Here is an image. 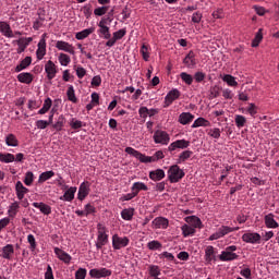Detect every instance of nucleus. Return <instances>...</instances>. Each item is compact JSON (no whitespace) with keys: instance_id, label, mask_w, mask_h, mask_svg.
<instances>
[{"instance_id":"obj_1","label":"nucleus","mask_w":279,"mask_h":279,"mask_svg":"<svg viewBox=\"0 0 279 279\" xmlns=\"http://www.w3.org/2000/svg\"><path fill=\"white\" fill-rule=\"evenodd\" d=\"M184 170L180 169V166L173 165L168 170V180L171 184H175V182H180L182 178H184Z\"/></svg>"},{"instance_id":"obj_2","label":"nucleus","mask_w":279,"mask_h":279,"mask_svg":"<svg viewBox=\"0 0 279 279\" xmlns=\"http://www.w3.org/2000/svg\"><path fill=\"white\" fill-rule=\"evenodd\" d=\"M236 245L227 246L225 251L219 255V260L222 263H228L230 260H236L239 255L236 253Z\"/></svg>"},{"instance_id":"obj_3","label":"nucleus","mask_w":279,"mask_h":279,"mask_svg":"<svg viewBox=\"0 0 279 279\" xmlns=\"http://www.w3.org/2000/svg\"><path fill=\"white\" fill-rule=\"evenodd\" d=\"M239 230V227H228V226H222L220 227L217 232L211 234L208 239V241H217L218 239H223L226 234H230V232H236Z\"/></svg>"},{"instance_id":"obj_4","label":"nucleus","mask_w":279,"mask_h":279,"mask_svg":"<svg viewBox=\"0 0 279 279\" xmlns=\"http://www.w3.org/2000/svg\"><path fill=\"white\" fill-rule=\"evenodd\" d=\"M97 241H96V247L97 250H101L106 243H108V234H106V227L101 223L97 225Z\"/></svg>"},{"instance_id":"obj_5","label":"nucleus","mask_w":279,"mask_h":279,"mask_svg":"<svg viewBox=\"0 0 279 279\" xmlns=\"http://www.w3.org/2000/svg\"><path fill=\"white\" fill-rule=\"evenodd\" d=\"M125 151L130 156H133L134 158H137V160L140 162H156V158H154V156H151V157L145 156V155L141 154L138 150H136L132 147H126Z\"/></svg>"},{"instance_id":"obj_6","label":"nucleus","mask_w":279,"mask_h":279,"mask_svg":"<svg viewBox=\"0 0 279 279\" xmlns=\"http://www.w3.org/2000/svg\"><path fill=\"white\" fill-rule=\"evenodd\" d=\"M47 34H43L41 38L37 45V50H36V56H37V60H43V58H45V56H47Z\"/></svg>"},{"instance_id":"obj_7","label":"nucleus","mask_w":279,"mask_h":279,"mask_svg":"<svg viewBox=\"0 0 279 279\" xmlns=\"http://www.w3.org/2000/svg\"><path fill=\"white\" fill-rule=\"evenodd\" d=\"M130 245V239L128 236H119V234H114L112 236V247L113 250H121L122 247H128Z\"/></svg>"},{"instance_id":"obj_8","label":"nucleus","mask_w":279,"mask_h":279,"mask_svg":"<svg viewBox=\"0 0 279 279\" xmlns=\"http://www.w3.org/2000/svg\"><path fill=\"white\" fill-rule=\"evenodd\" d=\"M89 276L90 278H96V279L108 278L109 276H112V270L107 268H100V269L94 268L89 270Z\"/></svg>"},{"instance_id":"obj_9","label":"nucleus","mask_w":279,"mask_h":279,"mask_svg":"<svg viewBox=\"0 0 279 279\" xmlns=\"http://www.w3.org/2000/svg\"><path fill=\"white\" fill-rule=\"evenodd\" d=\"M56 48L59 51H65V53H71V56H75V47H73V45L69 44L68 41L58 40L56 43Z\"/></svg>"},{"instance_id":"obj_10","label":"nucleus","mask_w":279,"mask_h":279,"mask_svg":"<svg viewBox=\"0 0 279 279\" xmlns=\"http://www.w3.org/2000/svg\"><path fill=\"white\" fill-rule=\"evenodd\" d=\"M154 141L160 145H169V134L165 131H156L154 134Z\"/></svg>"},{"instance_id":"obj_11","label":"nucleus","mask_w":279,"mask_h":279,"mask_svg":"<svg viewBox=\"0 0 279 279\" xmlns=\"http://www.w3.org/2000/svg\"><path fill=\"white\" fill-rule=\"evenodd\" d=\"M125 34H128L125 28H121L118 32H114L113 37L106 43V47H114V45H117V40H121Z\"/></svg>"},{"instance_id":"obj_12","label":"nucleus","mask_w":279,"mask_h":279,"mask_svg":"<svg viewBox=\"0 0 279 279\" xmlns=\"http://www.w3.org/2000/svg\"><path fill=\"white\" fill-rule=\"evenodd\" d=\"M191 145V142L186 140H178L171 143L168 147L169 151H175V149H186Z\"/></svg>"},{"instance_id":"obj_13","label":"nucleus","mask_w":279,"mask_h":279,"mask_svg":"<svg viewBox=\"0 0 279 279\" xmlns=\"http://www.w3.org/2000/svg\"><path fill=\"white\" fill-rule=\"evenodd\" d=\"M88 193H90V184L88 182H83L78 187L77 198L81 202H84V199L88 197Z\"/></svg>"},{"instance_id":"obj_14","label":"nucleus","mask_w":279,"mask_h":279,"mask_svg":"<svg viewBox=\"0 0 279 279\" xmlns=\"http://www.w3.org/2000/svg\"><path fill=\"white\" fill-rule=\"evenodd\" d=\"M244 243H251L252 245L260 243V235L258 233L247 232L242 235Z\"/></svg>"},{"instance_id":"obj_15","label":"nucleus","mask_w":279,"mask_h":279,"mask_svg":"<svg viewBox=\"0 0 279 279\" xmlns=\"http://www.w3.org/2000/svg\"><path fill=\"white\" fill-rule=\"evenodd\" d=\"M180 98V90L172 89L170 90L167 96L165 97V108H168V106H171L175 99Z\"/></svg>"},{"instance_id":"obj_16","label":"nucleus","mask_w":279,"mask_h":279,"mask_svg":"<svg viewBox=\"0 0 279 279\" xmlns=\"http://www.w3.org/2000/svg\"><path fill=\"white\" fill-rule=\"evenodd\" d=\"M213 260H217V252H215V246L208 245L205 248V262L210 265Z\"/></svg>"},{"instance_id":"obj_17","label":"nucleus","mask_w":279,"mask_h":279,"mask_svg":"<svg viewBox=\"0 0 279 279\" xmlns=\"http://www.w3.org/2000/svg\"><path fill=\"white\" fill-rule=\"evenodd\" d=\"M153 228L156 230H167V228H169V220L163 217H157L153 220Z\"/></svg>"},{"instance_id":"obj_18","label":"nucleus","mask_w":279,"mask_h":279,"mask_svg":"<svg viewBox=\"0 0 279 279\" xmlns=\"http://www.w3.org/2000/svg\"><path fill=\"white\" fill-rule=\"evenodd\" d=\"M45 71L47 73V78L48 80H53L56 77V74L58 73V70H56V63L53 61L49 60L45 64Z\"/></svg>"},{"instance_id":"obj_19","label":"nucleus","mask_w":279,"mask_h":279,"mask_svg":"<svg viewBox=\"0 0 279 279\" xmlns=\"http://www.w3.org/2000/svg\"><path fill=\"white\" fill-rule=\"evenodd\" d=\"M0 34L5 36V38H14V33L12 32V27L7 22L0 21Z\"/></svg>"},{"instance_id":"obj_20","label":"nucleus","mask_w":279,"mask_h":279,"mask_svg":"<svg viewBox=\"0 0 279 279\" xmlns=\"http://www.w3.org/2000/svg\"><path fill=\"white\" fill-rule=\"evenodd\" d=\"M17 81L21 84H32V82H34V74L29 72H22L17 75Z\"/></svg>"},{"instance_id":"obj_21","label":"nucleus","mask_w":279,"mask_h":279,"mask_svg":"<svg viewBox=\"0 0 279 279\" xmlns=\"http://www.w3.org/2000/svg\"><path fill=\"white\" fill-rule=\"evenodd\" d=\"M14 255V245L7 244L2 247L1 256L2 258H5L7 260H11L12 256Z\"/></svg>"},{"instance_id":"obj_22","label":"nucleus","mask_w":279,"mask_h":279,"mask_svg":"<svg viewBox=\"0 0 279 279\" xmlns=\"http://www.w3.org/2000/svg\"><path fill=\"white\" fill-rule=\"evenodd\" d=\"M194 119L195 116H193L191 112H182L179 116V123H181V125H189V123H192Z\"/></svg>"},{"instance_id":"obj_23","label":"nucleus","mask_w":279,"mask_h":279,"mask_svg":"<svg viewBox=\"0 0 279 279\" xmlns=\"http://www.w3.org/2000/svg\"><path fill=\"white\" fill-rule=\"evenodd\" d=\"M54 254H57L59 260H62L66 265H69V263H71V260H72L71 255H69L66 252H64L58 247L54 248Z\"/></svg>"},{"instance_id":"obj_24","label":"nucleus","mask_w":279,"mask_h":279,"mask_svg":"<svg viewBox=\"0 0 279 279\" xmlns=\"http://www.w3.org/2000/svg\"><path fill=\"white\" fill-rule=\"evenodd\" d=\"M149 178L154 182H160V180H163L165 178V170L157 169L149 172Z\"/></svg>"},{"instance_id":"obj_25","label":"nucleus","mask_w":279,"mask_h":279,"mask_svg":"<svg viewBox=\"0 0 279 279\" xmlns=\"http://www.w3.org/2000/svg\"><path fill=\"white\" fill-rule=\"evenodd\" d=\"M183 63L189 68V69H193V66H195V64H197V61H195V52L190 51L186 57L183 60Z\"/></svg>"},{"instance_id":"obj_26","label":"nucleus","mask_w":279,"mask_h":279,"mask_svg":"<svg viewBox=\"0 0 279 279\" xmlns=\"http://www.w3.org/2000/svg\"><path fill=\"white\" fill-rule=\"evenodd\" d=\"M95 32V27L85 28L78 33L75 34L76 40H84L85 38H88L90 34Z\"/></svg>"},{"instance_id":"obj_27","label":"nucleus","mask_w":279,"mask_h":279,"mask_svg":"<svg viewBox=\"0 0 279 279\" xmlns=\"http://www.w3.org/2000/svg\"><path fill=\"white\" fill-rule=\"evenodd\" d=\"M77 192V187H70L63 196L60 197V199H63L64 202H73L75 199V193Z\"/></svg>"},{"instance_id":"obj_28","label":"nucleus","mask_w":279,"mask_h":279,"mask_svg":"<svg viewBox=\"0 0 279 279\" xmlns=\"http://www.w3.org/2000/svg\"><path fill=\"white\" fill-rule=\"evenodd\" d=\"M15 191L17 198L23 199V197H25V193H27L28 190L23 185V182L17 181L15 184Z\"/></svg>"},{"instance_id":"obj_29","label":"nucleus","mask_w":279,"mask_h":279,"mask_svg":"<svg viewBox=\"0 0 279 279\" xmlns=\"http://www.w3.org/2000/svg\"><path fill=\"white\" fill-rule=\"evenodd\" d=\"M31 64L32 57H25V59H23L21 63L16 65L15 73H21V71H25V69H27V66H29Z\"/></svg>"},{"instance_id":"obj_30","label":"nucleus","mask_w":279,"mask_h":279,"mask_svg":"<svg viewBox=\"0 0 279 279\" xmlns=\"http://www.w3.org/2000/svg\"><path fill=\"white\" fill-rule=\"evenodd\" d=\"M265 226L267 228H272V229H276L278 228V221H276V219H274V214H268L265 216Z\"/></svg>"},{"instance_id":"obj_31","label":"nucleus","mask_w":279,"mask_h":279,"mask_svg":"<svg viewBox=\"0 0 279 279\" xmlns=\"http://www.w3.org/2000/svg\"><path fill=\"white\" fill-rule=\"evenodd\" d=\"M34 208H38L43 215H51V206L45 203H33Z\"/></svg>"},{"instance_id":"obj_32","label":"nucleus","mask_w":279,"mask_h":279,"mask_svg":"<svg viewBox=\"0 0 279 279\" xmlns=\"http://www.w3.org/2000/svg\"><path fill=\"white\" fill-rule=\"evenodd\" d=\"M51 106H53V100L51 98H46L43 105V108L38 110V114H47L49 110H51Z\"/></svg>"},{"instance_id":"obj_33","label":"nucleus","mask_w":279,"mask_h":279,"mask_svg":"<svg viewBox=\"0 0 279 279\" xmlns=\"http://www.w3.org/2000/svg\"><path fill=\"white\" fill-rule=\"evenodd\" d=\"M186 223H190L192 228H202V220L196 216H190L185 218Z\"/></svg>"},{"instance_id":"obj_34","label":"nucleus","mask_w":279,"mask_h":279,"mask_svg":"<svg viewBox=\"0 0 279 279\" xmlns=\"http://www.w3.org/2000/svg\"><path fill=\"white\" fill-rule=\"evenodd\" d=\"M19 208H21V205L19 204V202H14L9 206L8 209V215L11 219H14V217H16L17 213H19Z\"/></svg>"},{"instance_id":"obj_35","label":"nucleus","mask_w":279,"mask_h":279,"mask_svg":"<svg viewBox=\"0 0 279 279\" xmlns=\"http://www.w3.org/2000/svg\"><path fill=\"white\" fill-rule=\"evenodd\" d=\"M192 128H210V121L206 120L205 118H197L193 122Z\"/></svg>"},{"instance_id":"obj_36","label":"nucleus","mask_w":279,"mask_h":279,"mask_svg":"<svg viewBox=\"0 0 279 279\" xmlns=\"http://www.w3.org/2000/svg\"><path fill=\"white\" fill-rule=\"evenodd\" d=\"M131 191H133L134 194L138 195L141 191H148V187L143 182H135L133 183Z\"/></svg>"},{"instance_id":"obj_37","label":"nucleus","mask_w":279,"mask_h":279,"mask_svg":"<svg viewBox=\"0 0 279 279\" xmlns=\"http://www.w3.org/2000/svg\"><path fill=\"white\" fill-rule=\"evenodd\" d=\"M121 217L124 221H132L134 218V208H125L121 211Z\"/></svg>"},{"instance_id":"obj_38","label":"nucleus","mask_w":279,"mask_h":279,"mask_svg":"<svg viewBox=\"0 0 279 279\" xmlns=\"http://www.w3.org/2000/svg\"><path fill=\"white\" fill-rule=\"evenodd\" d=\"M5 144L8 147H19V140L16 138V135L9 134L5 136Z\"/></svg>"},{"instance_id":"obj_39","label":"nucleus","mask_w":279,"mask_h":279,"mask_svg":"<svg viewBox=\"0 0 279 279\" xmlns=\"http://www.w3.org/2000/svg\"><path fill=\"white\" fill-rule=\"evenodd\" d=\"M61 66H69L71 64V57L64 52H61L58 57Z\"/></svg>"},{"instance_id":"obj_40","label":"nucleus","mask_w":279,"mask_h":279,"mask_svg":"<svg viewBox=\"0 0 279 279\" xmlns=\"http://www.w3.org/2000/svg\"><path fill=\"white\" fill-rule=\"evenodd\" d=\"M222 82H226L228 86H239V82H236V78L230 74H226L222 76Z\"/></svg>"},{"instance_id":"obj_41","label":"nucleus","mask_w":279,"mask_h":279,"mask_svg":"<svg viewBox=\"0 0 279 279\" xmlns=\"http://www.w3.org/2000/svg\"><path fill=\"white\" fill-rule=\"evenodd\" d=\"M66 97L69 101H72V104H77V97L75 96V88L73 85H70L66 90Z\"/></svg>"},{"instance_id":"obj_42","label":"nucleus","mask_w":279,"mask_h":279,"mask_svg":"<svg viewBox=\"0 0 279 279\" xmlns=\"http://www.w3.org/2000/svg\"><path fill=\"white\" fill-rule=\"evenodd\" d=\"M53 175H56V172L53 171H46V172H43L40 175H39V179H38V182L40 184H43V182H47V180H51V178H53Z\"/></svg>"},{"instance_id":"obj_43","label":"nucleus","mask_w":279,"mask_h":279,"mask_svg":"<svg viewBox=\"0 0 279 279\" xmlns=\"http://www.w3.org/2000/svg\"><path fill=\"white\" fill-rule=\"evenodd\" d=\"M65 121L66 119L63 114L59 116L57 122L53 124L54 130H57V132H62Z\"/></svg>"},{"instance_id":"obj_44","label":"nucleus","mask_w":279,"mask_h":279,"mask_svg":"<svg viewBox=\"0 0 279 279\" xmlns=\"http://www.w3.org/2000/svg\"><path fill=\"white\" fill-rule=\"evenodd\" d=\"M183 236H193L195 234V229L192 226L183 225L181 227Z\"/></svg>"},{"instance_id":"obj_45","label":"nucleus","mask_w":279,"mask_h":279,"mask_svg":"<svg viewBox=\"0 0 279 279\" xmlns=\"http://www.w3.org/2000/svg\"><path fill=\"white\" fill-rule=\"evenodd\" d=\"M14 160H15L14 155L10 153H7V154L0 153V162L10 163V162H14Z\"/></svg>"},{"instance_id":"obj_46","label":"nucleus","mask_w":279,"mask_h":279,"mask_svg":"<svg viewBox=\"0 0 279 279\" xmlns=\"http://www.w3.org/2000/svg\"><path fill=\"white\" fill-rule=\"evenodd\" d=\"M180 77H181L182 82H184V84H187V86H191V84H193V75H191L186 72H182L180 74Z\"/></svg>"},{"instance_id":"obj_47","label":"nucleus","mask_w":279,"mask_h":279,"mask_svg":"<svg viewBox=\"0 0 279 279\" xmlns=\"http://www.w3.org/2000/svg\"><path fill=\"white\" fill-rule=\"evenodd\" d=\"M245 123H247V119H245L244 116H241V114L235 116L236 128H245Z\"/></svg>"},{"instance_id":"obj_48","label":"nucleus","mask_w":279,"mask_h":279,"mask_svg":"<svg viewBox=\"0 0 279 279\" xmlns=\"http://www.w3.org/2000/svg\"><path fill=\"white\" fill-rule=\"evenodd\" d=\"M148 250H151L153 252L156 250H161L162 248V243L158 242L157 240H153L147 243Z\"/></svg>"},{"instance_id":"obj_49","label":"nucleus","mask_w":279,"mask_h":279,"mask_svg":"<svg viewBox=\"0 0 279 279\" xmlns=\"http://www.w3.org/2000/svg\"><path fill=\"white\" fill-rule=\"evenodd\" d=\"M83 126H84V122H82L81 120H77L75 118L71 119L70 128H72V130H80Z\"/></svg>"},{"instance_id":"obj_50","label":"nucleus","mask_w":279,"mask_h":279,"mask_svg":"<svg viewBox=\"0 0 279 279\" xmlns=\"http://www.w3.org/2000/svg\"><path fill=\"white\" fill-rule=\"evenodd\" d=\"M98 32L101 34V36H104L105 40H110L112 38V35L110 34V27L108 26L99 28Z\"/></svg>"},{"instance_id":"obj_51","label":"nucleus","mask_w":279,"mask_h":279,"mask_svg":"<svg viewBox=\"0 0 279 279\" xmlns=\"http://www.w3.org/2000/svg\"><path fill=\"white\" fill-rule=\"evenodd\" d=\"M193 156L192 150H184L179 155L180 162H185V160H189Z\"/></svg>"},{"instance_id":"obj_52","label":"nucleus","mask_w":279,"mask_h":279,"mask_svg":"<svg viewBox=\"0 0 279 279\" xmlns=\"http://www.w3.org/2000/svg\"><path fill=\"white\" fill-rule=\"evenodd\" d=\"M33 182H34V172L32 171L26 172L24 184H26V186H32Z\"/></svg>"},{"instance_id":"obj_53","label":"nucleus","mask_w":279,"mask_h":279,"mask_svg":"<svg viewBox=\"0 0 279 279\" xmlns=\"http://www.w3.org/2000/svg\"><path fill=\"white\" fill-rule=\"evenodd\" d=\"M208 136L211 138H220L221 137V130L219 128H214L208 131Z\"/></svg>"},{"instance_id":"obj_54","label":"nucleus","mask_w":279,"mask_h":279,"mask_svg":"<svg viewBox=\"0 0 279 279\" xmlns=\"http://www.w3.org/2000/svg\"><path fill=\"white\" fill-rule=\"evenodd\" d=\"M149 275L153 277V278H158V276H160V268L156 265H151L149 267Z\"/></svg>"},{"instance_id":"obj_55","label":"nucleus","mask_w":279,"mask_h":279,"mask_svg":"<svg viewBox=\"0 0 279 279\" xmlns=\"http://www.w3.org/2000/svg\"><path fill=\"white\" fill-rule=\"evenodd\" d=\"M85 217H88V215H95V213H97V209H95V206H93L92 204H87L85 205Z\"/></svg>"},{"instance_id":"obj_56","label":"nucleus","mask_w":279,"mask_h":279,"mask_svg":"<svg viewBox=\"0 0 279 279\" xmlns=\"http://www.w3.org/2000/svg\"><path fill=\"white\" fill-rule=\"evenodd\" d=\"M106 12H108V7H99L94 10L95 16H104V14H106Z\"/></svg>"},{"instance_id":"obj_57","label":"nucleus","mask_w":279,"mask_h":279,"mask_svg":"<svg viewBox=\"0 0 279 279\" xmlns=\"http://www.w3.org/2000/svg\"><path fill=\"white\" fill-rule=\"evenodd\" d=\"M17 46H19L17 53H23V51H25V49H27V47H28L27 43H24L23 39L17 40Z\"/></svg>"},{"instance_id":"obj_58","label":"nucleus","mask_w":279,"mask_h":279,"mask_svg":"<svg viewBox=\"0 0 279 279\" xmlns=\"http://www.w3.org/2000/svg\"><path fill=\"white\" fill-rule=\"evenodd\" d=\"M82 12L86 19H90V15L93 14V10L90 9L89 4H86L82 8Z\"/></svg>"},{"instance_id":"obj_59","label":"nucleus","mask_w":279,"mask_h":279,"mask_svg":"<svg viewBox=\"0 0 279 279\" xmlns=\"http://www.w3.org/2000/svg\"><path fill=\"white\" fill-rule=\"evenodd\" d=\"M49 125V122L47 120H37L36 121V128L38 130H46V128Z\"/></svg>"},{"instance_id":"obj_60","label":"nucleus","mask_w":279,"mask_h":279,"mask_svg":"<svg viewBox=\"0 0 279 279\" xmlns=\"http://www.w3.org/2000/svg\"><path fill=\"white\" fill-rule=\"evenodd\" d=\"M75 279H86V268H80L76 270Z\"/></svg>"},{"instance_id":"obj_61","label":"nucleus","mask_w":279,"mask_h":279,"mask_svg":"<svg viewBox=\"0 0 279 279\" xmlns=\"http://www.w3.org/2000/svg\"><path fill=\"white\" fill-rule=\"evenodd\" d=\"M202 13L199 11L193 13L192 23H202Z\"/></svg>"},{"instance_id":"obj_62","label":"nucleus","mask_w":279,"mask_h":279,"mask_svg":"<svg viewBox=\"0 0 279 279\" xmlns=\"http://www.w3.org/2000/svg\"><path fill=\"white\" fill-rule=\"evenodd\" d=\"M27 241L31 245V250H36V238H34V234H28Z\"/></svg>"},{"instance_id":"obj_63","label":"nucleus","mask_w":279,"mask_h":279,"mask_svg":"<svg viewBox=\"0 0 279 279\" xmlns=\"http://www.w3.org/2000/svg\"><path fill=\"white\" fill-rule=\"evenodd\" d=\"M219 93H220L219 86H214L210 88V97L213 99H216V97H219Z\"/></svg>"},{"instance_id":"obj_64","label":"nucleus","mask_w":279,"mask_h":279,"mask_svg":"<svg viewBox=\"0 0 279 279\" xmlns=\"http://www.w3.org/2000/svg\"><path fill=\"white\" fill-rule=\"evenodd\" d=\"M45 279H53V270L49 265L47 266V270L45 272Z\"/></svg>"}]
</instances>
